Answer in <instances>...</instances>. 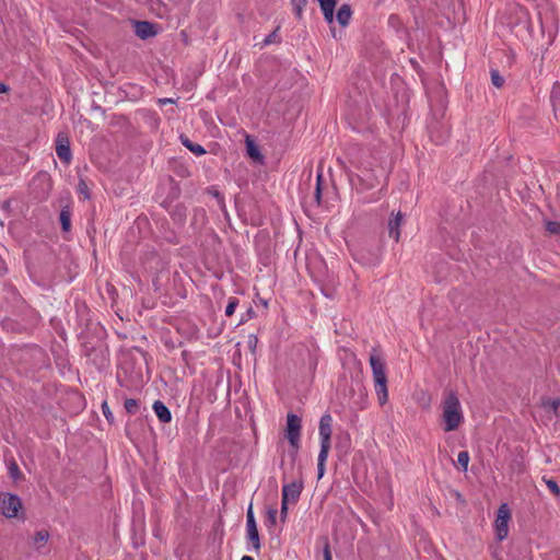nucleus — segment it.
<instances>
[{"label":"nucleus","mask_w":560,"mask_h":560,"mask_svg":"<svg viewBox=\"0 0 560 560\" xmlns=\"http://www.w3.org/2000/svg\"><path fill=\"white\" fill-rule=\"evenodd\" d=\"M442 419L445 432L455 431L463 423L464 416L460 402L453 392L448 393L442 402Z\"/></svg>","instance_id":"nucleus-1"},{"label":"nucleus","mask_w":560,"mask_h":560,"mask_svg":"<svg viewBox=\"0 0 560 560\" xmlns=\"http://www.w3.org/2000/svg\"><path fill=\"white\" fill-rule=\"evenodd\" d=\"M370 363L373 371V378L376 386L380 405H385L388 400L387 377L385 373V363L377 355H371Z\"/></svg>","instance_id":"nucleus-2"},{"label":"nucleus","mask_w":560,"mask_h":560,"mask_svg":"<svg viewBox=\"0 0 560 560\" xmlns=\"http://www.w3.org/2000/svg\"><path fill=\"white\" fill-rule=\"evenodd\" d=\"M511 520V511L506 503L500 505L494 521L495 534L499 540H503L509 535V522Z\"/></svg>","instance_id":"nucleus-3"},{"label":"nucleus","mask_w":560,"mask_h":560,"mask_svg":"<svg viewBox=\"0 0 560 560\" xmlns=\"http://www.w3.org/2000/svg\"><path fill=\"white\" fill-rule=\"evenodd\" d=\"M22 509L21 500L13 494H0V510L5 517H16Z\"/></svg>","instance_id":"nucleus-4"},{"label":"nucleus","mask_w":560,"mask_h":560,"mask_svg":"<svg viewBox=\"0 0 560 560\" xmlns=\"http://www.w3.org/2000/svg\"><path fill=\"white\" fill-rule=\"evenodd\" d=\"M300 433L301 419L296 415L289 413L287 417L285 438L289 440L295 452L299 448Z\"/></svg>","instance_id":"nucleus-5"},{"label":"nucleus","mask_w":560,"mask_h":560,"mask_svg":"<svg viewBox=\"0 0 560 560\" xmlns=\"http://www.w3.org/2000/svg\"><path fill=\"white\" fill-rule=\"evenodd\" d=\"M56 152L60 160L69 164L71 161L70 141L66 133L60 132L56 139Z\"/></svg>","instance_id":"nucleus-6"},{"label":"nucleus","mask_w":560,"mask_h":560,"mask_svg":"<svg viewBox=\"0 0 560 560\" xmlns=\"http://www.w3.org/2000/svg\"><path fill=\"white\" fill-rule=\"evenodd\" d=\"M135 32L141 39L154 37L159 33V26L147 21L133 22Z\"/></svg>","instance_id":"nucleus-7"},{"label":"nucleus","mask_w":560,"mask_h":560,"mask_svg":"<svg viewBox=\"0 0 560 560\" xmlns=\"http://www.w3.org/2000/svg\"><path fill=\"white\" fill-rule=\"evenodd\" d=\"M331 423L332 419L329 415H325L319 421V434L322 436V447L330 448V436H331Z\"/></svg>","instance_id":"nucleus-8"},{"label":"nucleus","mask_w":560,"mask_h":560,"mask_svg":"<svg viewBox=\"0 0 560 560\" xmlns=\"http://www.w3.org/2000/svg\"><path fill=\"white\" fill-rule=\"evenodd\" d=\"M302 488L303 485L301 481L284 486L282 489V501H284V503H296Z\"/></svg>","instance_id":"nucleus-9"},{"label":"nucleus","mask_w":560,"mask_h":560,"mask_svg":"<svg viewBox=\"0 0 560 560\" xmlns=\"http://www.w3.org/2000/svg\"><path fill=\"white\" fill-rule=\"evenodd\" d=\"M404 223V214L398 211L397 213H392L388 220V234L389 237L395 242H398L400 238V226Z\"/></svg>","instance_id":"nucleus-10"},{"label":"nucleus","mask_w":560,"mask_h":560,"mask_svg":"<svg viewBox=\"0 0 560 560\" xmlns=\"http://www.w3.org/2000/svg\"><path fill=\"white\" fill-rule=\"evenodd\" d=\"M245 142L248 156L256 162H261L262 155L259 152V149L257 144L254 142V140L249 136H247Z\"/></svg>","instance_id":"nucleus-11"},{"label":"nucleus","mask_w":560,"mask_h":560,"mask_svg":"<svg viewBox=\"0 0 560 560\" xmlns=\"http://www.w3.org/2000/svg\"><path fill=\"white\" fill-rule=\"evenodd\" d=\"M153 409L158 416V418L164 422L167 423L171 421L172 416L167 407L162 401H155L153 405Z\"/></svg>","instance_id":"nucleus-12"},{"label":"nucleus","mask_w":560,"mask_h":560,"mask_svg":"<svg viewBox=\"0 0 560 560\" xmlns=\"http://www.w3.org/2000/svg\"><path fill=\"white\" fill-rule=\"evenodd\" d=\"M352 15V11L349 4H342L337 12V21L341 26H347L349 24L350 18Z\"/></svg>","instance_id":"nucleus-13"},{"label":"nucleus","mask_w":560,"mask_h":560,"mask_svg":"<svg viewBox=\"0 0 560 560\" xmlns=\"http://www.w3.org/2000/svg\"><path fill=\"white\" fill-rule=\"evenodd\" d=\"M180 141L190 152H192L196 155H202L206 153V150L201 145L191 142L184 135L180 136Z\"/></svg>","instance_id":"nucleus-14"},{"label":"nucleus","mask_w":560,"mask_h":560,"mask_svg":"<svg viewBox=\"0 0 560 560\" xmlns=\"http://www.w3.org/2000/svg\"><path fill=\"white\" fill-rule=\"evenodd\" d=\"M541 406L546 410L552 411L556 416H558V409H559V406H560V399L559 398L552 399V398H549V397H542L541 398Z\"/></svg>","instance_id":"nucleus-15"},{"label":"nucleus","mask_w":560,"mask_h":560,"mask_svg":"<svg viewBox=\"0 0 560 560\" xmlns=\"http://www.w3.org/2000/svg\"><path fill=\"white\" fill-rule=\"evenodd\" d=\"M49 538V533L47 530H38L34 534L32 540L36 549L42 548L45 546Z\"/></svg>","instance_id":"nucleus-16"},{"label":"nucleus","mask_w":560,"mask_h":560,"mask_svg":"<svg viewBox=\"0 0 560 560\" xmlns=\"http://www.w3.org/2000/svg\"><path fill=\"white\" fill-rule=\"evenodd\" d=\"M70 215L71 213L68 207L63 208L60 212V222L63 232H69L71 229Z\"/></svg>","instance_id":"nucleus-17"},{"label":"nucleus","mask_w":560,"mask_h":560,"mask_svg":"<svg viewBox=\"0 0 560 560\" xmlns=\"http://www.w3.org/2000/svg\"><path fill=\"white\" fill-rule=\"evenodd\" d=\"M329 451L326 447H320L318 455V479H320L325 471V462L327 459Z\"/></svg>","instance_id":"nucleus-18"},{"label":"nucleus","mask_w":560,"mask_h":560,"mask_svg":"<svg viewBox=\"0 0 560 560\" xmlns=\"http://www.w3.org/2000/svg\"><path fill=\"white\" fill-rule=\"evenodd\" d=\"M248 538L253 542L255 550L260 549L259 535L257 528L247 529Z\"/></svg>","instance_id":"nucleus-19"},{"label":"nucleus","mask_w":560,"mask_h":560,"mask_svg":"<svg viewBox=\"0 0 560 560\" xmlns=\"http://www.w3.org/2000/svg\"><path fill=\"white\" fill-rule=\"evenodd\" d=\"M291 3L294 8L296 16L300 19L302 16L303 8L307 3V0H291Z\"/></svg>","instance_id":"nucleus-20"},{"label":"nucleus","mask_w":560,"mask_h":560,"mask_svg":"<svg viewBox=\"0 0 560 560\" xmlns=\"http://www.w3.org/2000/svg\"><path fill=\"white\" fill-rule=\"evenodd\" d=\"M457 463L463 468V470L466 471L468 468V463H469L468 452H460L457 456Z\"/></svg>","instance_id":"nucleus-21"},{"label":"nucleus","mask_w":560,"mask_h":560,"mask_svg":"<svg viewBox=\"0 0 560 560\" xmlns=\"http://www.w3.org/2000/svg\"><path fill=\"white\" fill-rule=\"evenodd\" d=\"M491 82L495 88L501 89L504 84V79L503 77L500 75V73L497 70H492Z\"/></svg>","instance_id":"nucleus-22"},{"label":"nucleus","mask_w":560,"mask_h":560,"mask_svg":"<svg viewBox=\"0 0 560 560\" xmlns=\"http://www.w3.org/2000/svg\"><path fill=\"white\" fill-rule=\"evenodd\" d=\"M278 31H279V26L264 40L261 48L264 46L271 45V44H278L280 42L278 34H277Z\"/></svg>","instance_id":"nucleus-23"},{"label":"nucleus","mask_w":560,"mask_h":560,"mask_svg":"<svg viewBox=\"0 0 560 560\" xmlns=\"http://www.w3.org/2000/svg\"><path fill=\"white\" fill-rule=\"evenodd\" d=\"M546 230L550 234L560 235V222L548 221L546 223Z\"/></svg>","instance_id":"nucleus-24"},{"label":"nucleus","mask_w":560,"mask_h":560,"mask_svg":"<svg viewBox=\"0 0 560 560\" xmlns=\"http://www.w3.org/2000/svg\"><path fill=\"white\" fill-rule=\"evenodd\" d=\"M9 471H10L11 477L14 480L22 479V474L20 472V469H19V467H18L15 462H12L10 464Z\"/></svg>","instance_id":"nucleus-25"},{"label":"nucleus","mask_w":560,"mask_h":560,"mask_svg":"<svg viewBox=\"0 0 560 560\" xmlns=\"http://www.w3.org/2000/svg\"><path fill=\"white\" fill-rule=\"evenodd\" d=\"M125 409L129 413H135L137 411V409H138L137 400H135L132 398L126 399V401H125Z\"/></svg>","instance_id":"nucleus-26"},{"label":"nucleus","mask_w":560,"mask_h":560,"mask_svg":"<svg viewBox=\"0 0 560 560\" xmlns=\"http://www.w3.org/2000/svg\"><path fill=\"white\" fill-rule=\"evenodd\" d=\"M252 528H257V525H256V522L254 518L253 508L250 505L247 511V529H252Z\"/></svg>","instance_id":"nucleus-27"},{"label":"nucleus","mask_w":560,"mask_h":560,"mask_svg":"<svg viewBox=\"0 0 560 560\" xmlns=\"http://www.w3.org/2000/svg\"><path fill=\"white\" fill-rule=\"evenodd\" d=\"M546 485H547L548 489L551 491L552 494H555L556 497L560 495V488H559V486L557 485L556 481H553V480H546Z\"/></svg>","instance_id":"nucleus-28"},{"label":"nucleus","mask_w":560,"mask_h":560,"mask_svg":"<svg viewBox=\"0 0 560 560\" xmlns=\"http://www.w3.org/2000/svg\"><path fill=\"white\" fill-rule=\"evenodd\" d=\"M322 11H323L324 18L327 21V23L331 24L334 22L335 9L327 8V9H322Z\"/></svg>","instance_id":"nucleus-29"},{"label":"nucleus","mask_w":560,"mask_h":560,"mask_svg":"<svg viewBox=\"0 0 560 560\" xmlns=\"http://www.w3.org/2000/svg\"><path fill=\"white\" fill-rule=\"evenodd\" d=\"M102 410H103V415H104V417H105L109 422H113V420H114V416H113V413H112V411H110V409H109V407H108V405H107V402H106V401H104V402H103V405H102Z\"/></svg>","instance_id":"nucleus-30"},{"label":"nucleus","mask_w":560,"mask_h":560,"mask_svg":"<svg viewBox=\"0 0 560 560\" xmlns=\"http://www.w3.org/2000/svg\"><path fill=\"white\" fill-rule=\"evenodd\" d=\"M320 9H335L336 7V0H318Z\"/></svg>","instance_id":"nucleus-31"},{"label":"nucleus","mask_w":560,"mask_h":560,"mask_svg":"<svg viewBox=\"0 0 560 560\" xmlns=\"http://www.w3.org/2000/svg\"><path fill=\"white\" fill-rule=\"evenodd\" d=\"M236 305H237V300L236 299H232L230 301V303L228 304L226 310H225L226 316L233 315Z\"/></svg>","instance_id":"nucleus-32"},{"label":"nucleus","mask_w":560,"mask_h":560,"mask_svg":"<svg viewBox=\"0 0 560 560\" xmlns=\"http://www.w3.org/2000/svg\"><path fill=\"white\" fill-rule=\"evenodd\" d=\"M320 183H322V173H319L317 175V187H316V194H315L317 202L320 201Z\"/></svg>","instance_id":"nucleus-33"},{"label":"nucleus","mask_w":560,"mask_h":560,"mask_svg":"<svg viewBox=\"0 0 560 560\" xmlns=\"http://www.w3.org/2000/svg\"><path fill=\"white\" fill-rule=\"evenodd\" d=\"M288 504L289 503H284V501H282V504H281V522L283 523L287 518V514H288Z\"/></svg>","instance_id":"nucleus-34"},{"label":"nucleus","mask_w":560,"mask_h":560,"mask_svg":"<svg viewBox=\"0 0 560 560\" xmlns=\"http://www.w3.org/2000/svg\"><path fill=\"white\" fill-rule=\"evenodd\" d=\"M276 516H277V510H276V509H270V510L268 511V518H269V521H270V523H271L272 525H275V524H276Z\"/></svg>","instance_id":"nucleus-35"},{"label":"nucleus","mask_w":560,"mask_h":560,"mask_svg":"<svg viewBox=\"0 0 560 560\" xmlns=\"http://www.w3.org/2000/svg\"><path fill=\"white\" fill-rule=\"evenodd\" d=\"M324 560H332L328 542L324 546Z\"/></svg>","instance_id":"nucleus-36"},{"label":"nucleus","mask_w":560,"mask_h":560,"mask_svg":"<svg viewBox=\"0 0 560 560\" xmlns=\"http://www.w3.org/2000/svg\"><path fill=\"white\" fill-rule=\"evenodd\" d=\"M257 342L258 340L256 336H249L248 345L253 351L255 350Z\"/></svg>","instance_id":"nucleus-37"},{"label":"nucleus","mask_w":560,"mask_h":560,"mask_svg":"<svg viewBox=\"0 0 560 560\" xmlns=\"http://www.w3.org/2000/svg\"><path fill=\"white\" fill-rule=\"evenodd\" d=\"M552 97L553 98H559L560 97V85L559 84H555L553 88H552Z\"/></svg>","instance_id":"nucleus-38"},{"label":"nucleus","mask_w":560,"mask_h":560,"mask_svg":"<svg viewBox=\"0 0 560 560\" xmlns=\"http://www.w3.org/2000/svg\"><path fill=\"white\" fill-rule=\"evenodd\" d=\"M9 90H10L9 86H7L3 83H0V93H8Z\"/></svg>","instance_id":"nucleus-39"},{"label":"nucleus","mask_w":560,"mask_h":560,"mask_svg":"<svg viewBox=\"0 0 560 560\" xmlns=\"http://www.w3.org/2000/svg\"><path fill=\"white\" fill-rule=\"evenodd\" d=\"M79 189L81 192H84L88 190V187L85 185V183L81 182L80 185H79Z\"/></svg>","instance_id":"nucleus-40"},{"label":"nucleus","mask_w":560,"mask_h":560,"mask_svg":"<svg viewBox=\"0 0 560 560\" xmlns=\"http://www.w3.org/2000/svg\"><path fill=\"white\" fill-rule=\"evenodd\" d=\"M159 103L166 104V103H174V101L172 98H161V100H159Z\"/></svg>","instance_id":"nucleus-41"},{"label":"nucleus","mask_w":560,"mask_h":560,"mask_svg":"<svg viewBox=\"0 0 560 560\" xmlns=\"http://www.w3.org/2000/svg\"><path fill=\"white\" fill-rule=\"evenodd\" d=\"M242 560H253V558H252V557H249V556H244V557L242 558Z\"/></svg>","instance_id":"nucleus-42"}]
</instances>
